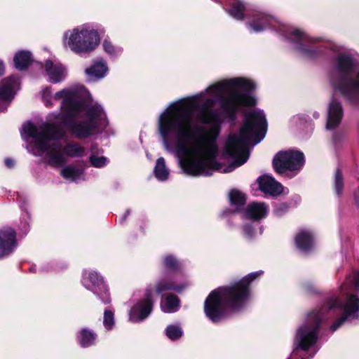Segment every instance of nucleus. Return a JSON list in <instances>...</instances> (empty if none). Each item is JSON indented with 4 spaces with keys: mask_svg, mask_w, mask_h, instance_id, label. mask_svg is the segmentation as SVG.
Listing matches in <instances>:
<instances>
[{
    "mask_svg": "<svg viewBox=\"0 0 359 359\" xmlns=\"http://www.w3.org/2000/svg\"><path fill=\"white\" fill-rule=\"evenodd\" d=\"M255 88L250 79H222L172 102L159 114L157 130L163 147L175 155L184 172L191 176L210 175L216 170L229 172L247 161L248 147L260 142L266 132L262 111L247 113L239 133L226 139L224 155L233 159L227 168L217 161V140L224 118L233 120L240 109L255 104Z\"/></svg>",
    "mask_w": 359,
    "mask_h": 359,
    "instance_id": "f257e3e1",
    "label": "nucleus"
},
{
    "mask_svg": "<svg viewBox=\"0 0 359 359\" xmlns=\"http://www.w3.org/2000/svg\"><path fill=\"white\" fill-rule=\"evenodd\" d=\"M42 100L48 107H53L52 100L61 101L60 112L48 116L53 124L63 125L76 137L86 138L104 129L108 119L101 105H88L90 94L83 86L76 84L57 92L52 97L50 88L41 91Z\"/></svg>",
    "mask_w": 359,
    "mask_h": 359,
    "instance_id": "f03ea898",
    "label": "nucleus"
},
{
    "mask_svg": "<svg viewBox=\"0 0 359 359\" xmlns=\"http://www.w3.org/2000/svg\"><path fill=\"white\" fill-rule=\"evenodd\" d=\"M65 135L60 125L45 123L36 128L30 122L22 126L21 137L27 143V149L34 156L43 157L54 167L62 166L67 161V156L79 157L84 154V149L78 144H68L62 147L57 140Z\"/></svg>",
    "mask_w": 359,
    "mask_h": 359,
    "instance_id": "7ed1b4c3",
    "label": "nucleus"
},
{
    "mask_svg": "<svg viewBox=\"0 0 359 359\" xmlns=\"http://www.w3.org/2000/svg\"><path fill=\"white\" fill-rule=\"evenodd\" d=\"M262 271L249 273L241 280L212 290L204 302L206 317L217 323L229 314L243 309L250 299V283L262 274Z\"/></svg>",
    "mask_w": 359,
    "mask_h": 359,
    "instance_id": "20e7f679",
    "label": "nucleus"
},
{
    "mask_svg": "<svg viewBox=\"0 0 359 359\" xmlns=\"http://www.w3.org/2000/svg\"><path fill=\"white\" fill-rule=\"evenodd\" d=\"M326 48L338 53L335 61L337 76L332 81L335 92L351 100L359 95V72L355 74V62L352 57L343 53L344 47L337 43H329Z\"/></svg>",
    "mask_w": 359,
    "mask_h": 359,
    "instance_id": "39448f33",
    "label": "nucleus"
},
{
    "mask_svg": "<svg viewBox=\"0 0 359 359\" xmlns=\"http://www.w3.org/2000/svg\"><path fill=\"white\" fill-rule=\"evenodd\" d=\"M62 43L65 49L76 55L89 54L99 46L100 36L91 24L85 23L65 31Z\"/></svg>",
    "mask_w": 359,
    "mask_h": 359,
    "instance_id": "423d86ee",
    "label": "nucleus"
},
{
    "mask_svg": "<svg viewBox=\"0 0 359 359\" xmlns=\"http://www.w3.org/2000/svg\"><path fill=\"white\" fill-rule=\"evenodd\" d=\"M323 316L321 311H313L308 314L305 323L297 329L293 346L294 351H302L301 359H311L318 351V327Z\"/></svg>",
    "mask_w": 359,
    "mask_h": 359,
    "instance_id": "0eeeda50",
    "label": "nucleus"
},
{
    "mask_svg": "<svg viewBox=\"0 0 359 359\" xmlns=\"http://www.w3.org/2000/svg\"><path fill=\"white\" fill-rule=\"evenodd\" d=\"M338 308L342 311V316L331 325L332 332L337 330L348 318H359V298L355 294H347L343 304L338 298H331L320 311L325 315V313Z\"/></svg>",
    "mask_w": 359,
    "mask_h": 359,
    "instance_id": "6e6552de",
    "label": "nucleus"
},
{
    "mask_svg": "<svg viewBox=\"0 0 359 359\" xmlns=\"http://www.w3.org/2000/svg\"><path fill=\"white\" fill-rule=\"evenodd\" d=\"M190 285L187 276L182 273H175L170 276L158 279L154 285L147 287V294L152 297L154 294L159 295L161 293L173 290L180 292Z\"/></svg>",
    "mask_w": 359,
    "mask_h": 359,
    "instance_id": "1a4fd4ad",
    "label": "nucleus"
},
{
    "mask_svg": "<svg viewBox=\"0 0 359 359\" xmlns=\"http://www.w3.org/2000/svg\"><path fill=\"white\" fill-rule=\"evenodd\" d=\"M304 164L303 153L294 150L279 151L273 160V168L280 174H283L287 170L299 171L302 168Z\"/></svg>",
    "mask_w": 359,
    "mask_h": 359,
    "instance_id": "9d476101",
    "label": "nucleus"
},
{
    "mask_svg": "<svg viewBox=\"0 0 359 359\" xmlns=\"http://www.w3.org/2000/svg\"><path fill=\"white\" fill-rule=\"evenodd\" d=\"M82 285L88 290L93 292L103 304L111 302L108 286L104 283L103 278L95 271L86 270L83 273Z\"/></svg>",
    "mask_w": 359,
    "mask_h": 359,
    "instance_id": "9b49d317",
    "label": "nucleus"
},
{
    "mask_svg": "<svg viewBox=\"0 0 359 359\" xmlns=\"http://www.w3.org/2000/svg\"><path fill=\"white\" fill-rule=\"evenodd\" d=\"M157 294L148 297L147 289L144 297L140 299L131 309L129 313V320L133 323H139L147 318L151 313L153 308V301Z\"/></svg>",
    "mask_w": 359,
    "mask_h": 359,
    "instance_id": "f8f14e48",
    "label": "nucleus"
},
{
    "mask_svg": "<svg viewBox=\"0 0 359 359\" xmlns=\"http://www.w3.org/2000/svg\"><path fill=\"white\" fill-rule=\"evenodd\" d=\"M18 88V79L15 76L4 79L0 82V112L7 109Z\"/></svg>",
    "mask_w": 359,
    "mask_h": 359,
    "instance_id": "ddd939ff",
    "label": "nucleus"
},
{
    "mask_svg": "<svg viewBox=\"0 0 359 359\" xmlns=\"http://www.w3.org/2000/svg\"><path fill=\"white\" fill-rule=\"evenodd\" d=\"M18 245L15 231L9 226L0 229V259L10 255Z\"/></svg>",
    "mask_w": 359,
    "mask_h": 359,
    "instance_id": "4468645a",
    "label": "nucleus"
},
{
    "mask_svg": "<svg viewBox=\"0 0 359 359\" xmlns=\"http://www.w3.org/2000/svg\"><path fill=\"white\" fill-rule=\"evenodd\" d=\"M44 72L47 80L56 84L64 81L67 75V67L57 60H47L44 63Z\"/></svg>",
    "mask_w": 359,
    "mask_h": 359,
    "instance_id": "2eb2a0df",
    "label": "nucleus"
},
{
    "mask_svg": "<svg viewBox=\"0 0 359 359\" xmlns=\"http://www.w3.org/2000/svg\"><path fill=\"white\" fill-rule=\"evenodd\" d=\"M343 109L341 104L332 99L327 106L326 128L334 130L337 128L343 118Z\"/></svg>",
    "mask_w": 359,
    "mask_h": 359,
    "instance_id": "dca6fc26",
    "label": "nucleus"
},
{
    "mask_svg": "<svg viewBox=\"0 0 359 359\" xmlns=\"http://www.w3.org/2000/svg\"><path fill=\"white\" fill-rule=\"evenodd\" d=\"M257 182L259 189L264 194L276 196L285 193V189L282 184L270 175H262L258 178Z\"/></svg>",
    "mask_w": 359,
    "mask_h": 359,
    "instance_id": "f3484780",
    "label": "nucleus"
},
{
    "mask_svg": "<svg viewBox=\"0 0 359 359\" xmlns=\"http://www.w3.org/2000/svg\"><path fill=\"white\" fill-rule=\"evenodd\" d=\"M109 72L107 62L103 58H98L86 68L85 73L90 80H100L105 77Z\"/></svg>",
    "mask_w": 359,
    "mask_h": 359,
    "instance_id": "a211bd4d",
    "label": "nucleus"
},
{
    "mask_svg": "<svg viewBox=\"0 0 359 359\" xmlns=\"http://www.w3.org/2000/svg\"><path fill=\"white\" fill-rule=\"evenodd\" d=\"M269 211V207L264 203H251L243 212V217L253 221H259L265 218Z\"/></svg>",
    "mask_w": 359,
    "mask_h": 359,
    "instance_id": "6ab92c4d",
    "label": "nucleus"
},
{
    "mask_svg": "<svg viewBox=\"0 0 359 359\" xmlns=\"http://www.w3.org/2000/svg\"><path fill=\"white\" fill-rule=\"evenodd\" d=\"M295 244L300 250L307 252L314 245L313 233L307 229H301L295 236Z\"/></svg>",
    "mask_w": 359,
    "mask_h": 359,
    "instance_id": "aec40b11",
    "label": "nucleus"
},
{
    "mask_svg": "<svg viewBox=\"0 0 359 359\" xmlns=\"http://www.w3.org/2000/svg\"><path fill=\"white\" fill-rule=\"evenodd\" d=\"M273 18L262 14H258L255 19L248 24L251 32H260L266 29L273 21Z\"/></svg>",
    "mask_w": 359,
    "mask_h": 359,
    "instance_id": "412c9836",
    "label": "nucleus"
},
{
    "mask_svg": "<svg viewBox=\"0 0 359 359\" xmlns=\"http://www.w3.org/2000/svg\"><path fill=\"white\" fill-rule=\"evenodd\" d=\"M180 306L178 297L172 294L165 295L161 301V309L164 313L176 312Z\"/></svg>",
    "mask_w": 359,
    "mask_h": 359,
    "instance_id": "4be33fe9",
    "label": "nucleus"
},
{
    "mask_svg": "<svg viewBox=\"0 0 359 359\" xmlns=\"http://www.w3.org/2000/svg\"><path fill=\"white\" fill-rule=\"evenodd\" d=\"M78 341L83 348H87L95 344L97 334L91 330L82 328L77 336Z\"/></svg>",
    "mask_w": 359,
    "mask_h": 359,
    "instance_id": "5701e85b",
    "label": "nucleus"
},
{
    "mask_svg": "<svg viewBox=\"0 0 359 359\" xmlns=\"http://www.w3.org/2000/svg\"><path fill=\"white\" fill-rule=\"evenodd\" d=\"M154 174L155 177L159 181L164 182L168 179L170 170L166 166L165 161L163 157L157 158L154 168Z\"/></svg>",
    "mask_w": 359,
    "mask_h": 359,
    "instance_id": "b1692460",
    "label": "nucleus"
},
{
    "mask_svg": "<svg viewBox=\"0 0 359 359\" xmlns=\"http://www.w3.org/2000/svg\"><path fill=\"white\" fill-rule=\"evenodd\" d=\"M287 37L290 40H298L304 41L309 44H316L320 40V38H313L309 36L304 32L298 28H292L289 36Z\"/></svg>",
    "mask_w": 359,
    "mask_h": 359,
    "instance_id": "393cba45",
    "label": "nucleus"
},
{
    "mask_svg": "<svg viewBox=\"0 0 359 359\" xmlns=\"http://www.w3.org/2000/svg\"><path fill=\"white\" fill-rule=\"evenodd\" d=\"M61 175L67 180L76 182L83 178V170L72 166L63 168L60 172Z\"/></svg>",
    "mask_w": 359,
    "mask_h": 359,
    "instance_id": "a878e982",
    "label": "nucleus"
},
{
    "mask_svg": "<svg viewBox=\"0 0 359 359\" xmlns=\"http://www.w3.org/2000/svg\"><path fill=\"white\" fill-rule=\"evenodd\" d=\"M32 60L30 52L21 50L15 53L13 61L15 68L24 69L29 65Z\"/></svg>",
    "mask_w": 359,
    "mask_h": 359,
    "instance_id": "bb28decb",
    "label": "nucleus"
},
{
    "mask_svg": "<svg viewBox=\"0 0 359 359\" xmlns=\"http://www.w3.org/2000/svg\"><path fill=\"white\" fill-rule=\"evenodd\" d=\"M245 6L240 0H233L231 3V8L228 10L229 14L236 20H242L244 18Z\"/></svg>",
    "mask_w": 359,
    "mask_h": 359,
    "instance_id": "cd10ccee",
    "label": "nucleus"
},
{
    "mask_svg": "<svg viewBox=\"0 0 359 359\" xmlns=\"http://www.w3.org/2000/svg\"><path fill=\"white\" fill-rule=\"evenodd\" d=\"M229 197L231 205L238 210L244 205L246 201L245 194L239 190L231 191Z\"/></svg>",
    "mask_w": 359,
    "mask_h": 359,
    "instance_id": "c85d7f7f",
    "label": "nucleus"
},
{
    "mask_svg": "<svg viewBox=\"0 0 359 359\" xmlns=\"http://www.w3.org/2000/svg\"><path fill=\"white\" fill-rule=\"evenodd\" d=\"M102 46L104 52L111 57H118L123 52V48L121 47L115 46L112 41L108 39H104Z\"/></svg>",
    "mask_w": 359,
    "mask_h": 359,
    "instance_id": "c756f323",
    "label": "nucleus"
},
{
    "mask_svg": "<svg viewBox=\"0 0 359 359\" xmlns=\"http://www.w3.org/2000/svg\"><path fill=\"white\" fill-rule=\"evenodd\" d=\"M165 334L171 341H176L182 337L184 332L180 325L171 324L166 327Z\"/></svg>",
    "mask_w": 359,
    "mask_h": 359,
    "instance_id": "7c9ffc66",
    "label": "nucleus"
},
{
    "mask_svg": "<svg viewBox=\"0 0 359 359\" xmlns=\"http://www.w3.org/2000/svg\"><path fill=\"white\" fill-rule=\"evenodd\" d=\"M348 287H353L355 290H359V271L354 272L348 276L346 283L341 286V290L346 291Z\"/></svg>",
    "mask_w": 359,
    "mask_h": 359,
    "instance_id": "2f4dec72",
    "label": "nucleus"
},
{
    "mask_svg": "<svg viewBox=\"0 0 359 359\" xmlns=\"http://www.w3.org/2000/svg\"><path fill=\"white\" fill-rule=\"evenodd\" d=\"M115 325L114 311L105 309L103 316V325L107 330H111Z\"/></svg>",
    "mask_w": 359,
    "mask_h": 359,
    "instance_id": "473e14b6",
    "label": "nucleus"
},
{
    "mask_svg": "<svg viewBox=\"0 0 359 359\" xmlns=\"http://www.w3.org/2000/svg\"><path fill=\"white\" fill-rule=\"evenodd\" d=\"M163 262L165 268L169 270L175 271L181 266V263L172 255L165 256L163 259Z\"/></svg>",
    "mask_w": 359,
    "mask_h": 359,
    "instance_id": "72a5a7b5",
    "label": "nucleus"
},
{
    "mask_svg": "<svg viewBox=\"0 0 359 359\" xmlns=\"http://www.w3.org/2000/svg\"><path fill=\"white\" fill-rule=\"evenodd\" d=\"M334 186L336 194L337 196H340L342 194L344 188V182L341 172L339 170L336 171L334 175Z\"/></svg>",
    "mask_w": 359,
    "mask_h": 359,
    "instance_id": "f704fd0d",
    "label": "nucleus"
},
{
    "mask_svg": "<svg viewBox=\"0 0 359 359\" xmlns=\"http://www.w3.org/2000/svg\"><path fill=\"white\" fill-rule=\"evenodd\" d=\"M107 161V158L102 156L93 154L90 157V162L91 165L96 168H101L104 166Z\"/></svg>",
    "mask_w": 359,
    "mask_h": 359,
    "instance_id": "c9c22d12",
    "label": "nucleus"
},
{
    "mask_svg": "<svg viewBox=\"0 0 359 359\" xmlns=\"http://www.w3.org/2000/svg\"><path fill=\"white\" fill-rule=\"evenodd\" d=\"M297 48L305 56L307 57H314L316 56L317 53L316 50L309 49L306 48L304 46L300 45L297 47Z\"/></svg>",
    "mask_w": 359,
    "mask_h": 359,
    "instance_id": "e433bc0d",
    "label": "nucleus"
},
{
    "mask_svg": "<svg viewBox=\"0 0 359 359\" xmlns=\"http://www.w3.org/2000/svg\"><path fill=\"white\" fill-rule=\"evenodd\" d=\"M243 232L244 236L248 239L253 238V236L255 234V231L251 225L244 226L243 229Z\"/></svg>",
    "mask_w": 359,
    "mask_h": 359,
    "instance_id": "4c0bfd02",
    "label": "nucleus"
},
{
    "mask_svg": "<svg viewBox=\"0 0 359 359\" xmlns=\"http://www.w3.org/2000/svg\"><path fill=\"white\" fill-rule=\"evenodd\" d=\"M5 164L8 168H12L14 165V161L11 158L5 159Z\"/></svg>",
    "mask_w": 359,
    "mask_h": 359,
    "instance_id": "58836bf2",
    "label": "nucleus"
},
{
    "mask_svg": "<svg viewBox=\"0 0 359 359\" xmlns=\"http://www.w3.org/2000/svg\"><path fill=\"white\" fill-rule=\"evenodd\" d=\"M354 198L355 203L359 205V188L354 192Z\"/></svg>",
    "mask_w": 359,
    "mask_h": 359,
    "instance_id": "ea45409f",
    "label": "nucleus"
},
{
    "mask_svg": "<svg viewBox=\"0 0 359 359\" xmlns=\"http://www.w3.org/2000/svg\"><path fill=\"white\" fill-rule=\"evenodd\" d=\"M4 72V66L2 61L0 60V76L3 74Z\"/></svg>",
    "mask_w": 359,
    "mask_h": 359,
    "instance_id": "a19ab883",
    "label": "nucleus"
},
{
    "mask_svg": "<svg viewBox=\"0 0 359 359\" xmlns=\"http://www.w3.org/2000/svg\"><path fill=\"white\" fill-rule=\"evenodd\" d=\"M130 214V212L129 211H126L124 214V215L123 216V217L121 219V222H123L127 217V216Z\"/></svg>",
    "mask_w": 359,
    "mask_h": 359,
    "instance_id": "79ce46f5",
    "label": "nucleus"
},
{
    "mask_svg": "<svg viewBox=\"0 0 359 359\" xmlns=\"http://www.w3.org/2000/svg\"><path fill=\"white\" fill-rule=\"evenodd\" d=\"M319 116H320L319 113H318V112H315V113L313 114V117H314L315 118H319Z\"/></svg>",
    "mask_w": 359,
    "mask_h": 359,
    "instance_id": "37998d69",
    "label": "nucleus"
},
{
    "mask_svg": "<svg viewBox=\"0 0 359 359\" xmlns=\"http://www.w3.org/2000/svg\"><path fill=\"white\" fill-rule=\"evenodd\" d=\"M287 359H290V358H288Z\"/></svg>",
    "mask_w": 359,
    "mask_h": 359,
    "instance_id": "c03bdc74",
    "label": "nucleus"
}]
</instances>
